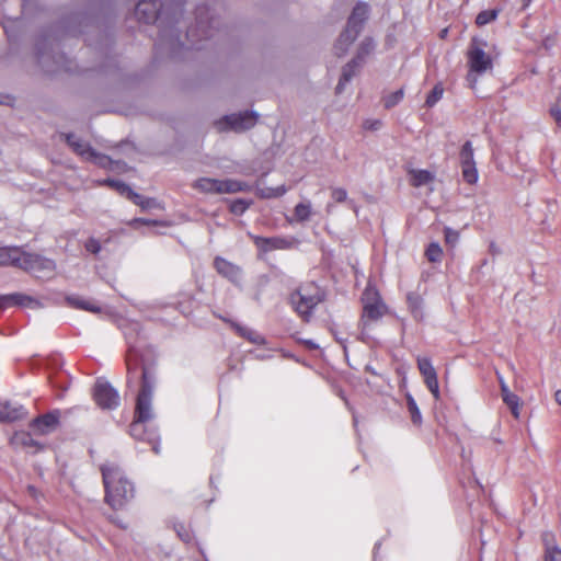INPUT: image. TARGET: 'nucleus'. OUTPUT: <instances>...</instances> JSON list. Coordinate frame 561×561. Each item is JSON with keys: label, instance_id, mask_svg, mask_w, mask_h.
Masks as SVG:
<instances>
[{"label": "nucleus", "instance_id": "f257e3e1", "mask_svg": "<svg viewBox=\"0 0 561 561\" xmlns=\"http://www.w3.org/2000/svg\"><path fill=\"white\" fill-rule=\"evenodd\" d=\"M105 486V501L115 508L124 507L134 497V485L126 479L121 468L115 463L101 467Z\"/></svg>", "mask_w": 561, "mask_h": 561}, {"label": "nucleus", "instance_id": "f03ea898", "mask_svg": "<svg viewBox=\"0 0 561 561\" xmlns=\"http://www.w3.org/2000/svg\"><path fill=\"white\" fill-rule=\"evenodd\" d=\"M486 42L472 38L467 51L468 73L466 80L470 89L476 90L479 77L493 69V59L485 51Z\"/></svg>", "mask_w": 561, "mask_h": 561}, {"label": "nucleus", "instance_id": "7ed1b4c3", "mask_svg": "<svg viewBox=\"0 0 561 561\" xmlns=\"http://www.w3.org/2000/svg\"><path fill=\"white\" fill-rule=\"evenodd\" d=\"M156 386V376L147 367L142 368L141 389L137 396L135 419L149 422L153 419L152 397Z\"/></svg>", "mask_w": 561, "mask_h": 561}, {"label": "nucleus", "instance_id": "20e7f679", "mask_svg": "<svg viewBox=\"0 0 561 561\" xmlns=\"http://www.w3.org/2000/svg\"><path fill=\"white\" fill-rule=\"evenodd\" d=\"M323 300V293L313 283L301 286L291 294L290 301L295 310L306 320L311 316L312 310Z\"/></svg>", "mask_w": 561, "mask_h": 561}, {"label": "nucleus", "instance_id": "39448f33", "mask_svg": "<svg viewBox=\"0 0 561 561\" xmlns=\"http://www.w3.org/2000/svg\"><path fill=\"white\" fill-rule=\"evenodd\" d=\"M65 139L70 148L82 159L91 161L100 167L115 170L118 168V162H114L110 157L96 152L89 142L82 140L73 134H66Z\"/></svg>", "mask_w": 561, "mask_h": 561}, {"label": "nucleus", "instance_id": "423d86ee", "mask_svg": "<svg viewBox=\"0 0 561 561\" xmlns=\"http://www.w3.org/2000/svg\"><path fill=\"white\" fill-rule=\"evenodd\" d=\"M363 316L364 325L368 322L378 321L387 312V306L381 300L379 293L371 286H367L363 293Z\"/></svg>", "mask_w": 561, "mask_h": 561}, {"label": "nucleus", "instance_id": "0eeeda50", "mask_svg": "<svg viewBox=\"0 0 561 561\" xmlns=\"http://www.w3.org/2000/svg\"><path fill=\"white\" fill-rule=\"evenodd\" d=\"M259 115L255 112H242L226 115L215 123L219 131L232 130L241 133L252 128L257 122Z\"/></svg>", "mask_w": 561, "mask_h": 561}, {"label": "nucleus", "instance_id": "6e6552de", "mask_svg": "<svg viewBox=\"0 0 561 561\" xmlns=\"http://www.w3.org/2000/svg\"><path fill=\"white\" fill-rule=\"evenodd\" d=\"M94 400L102 409L114 410L119 405V394L106 380H98L94 386Z\"/></svg>", "mask_w": 561, "mask_h": 561}, {"label": "nucleus", "instance_id": "1a4fd4ad", "mask_svg": "<svg viewBox=\"0 0 561 561\" xmlns=\"http://www.w3.org/2000/svg\"><path fill=\"white\" fill-rule=\"evenodd\" d=\"M24 271L36 274H50L55 270V262L36 253L23 250L21 267Z\"/></svg>", "mask_w": 561, "mask_h": 561}, {"label": "nucleus", "instance_id": "9d476101", "mask_svg": "<svg viewBox=\"0 0 561 561\" xmlns=\"http://www.w3.org/2000/svg\"><path fill=\"white\" fill-rule=\"evenodd\" d=\"M146 421L135 419L130 424V435L136 439L148 440L152 444V449L156 454L159 453V446L157 445V433L154 430H148Z\"/></svg>", "mask_w": 561, "mask_h": 561}, {"label": "nucleus", "instance_id": "9b49d317", "mask_svg": "<svg viewBox=\"0 0 561 561\" xmlns=\"http://www.w3.org/2000/svg\"><path fill=\"white\" fill-rule=\"evenodd\" d=\"M59 422V411L46 413L32 421L31 426L39 434H47L56 428Z\"/></svg>", "mask_w": 561, "mask_h": 561}, {"label": "nucleus", "instance_id": "f8f14e48", "mask_svg": "<svg viewBox=\"0 0 561 561\" xmlns=\"http://www.w3.org/2000/svg\"><path fill=\"white\" fill-rule=\"evenodd\" d=\"M362 64V55L357 54L355 58H353L348 64H346L343 67L340 81L336 85L337 93H341L344 90L345 85L354 78V76L360 68Z\"/></svg>", "mask_w": 561, "mask_h": 561}, {"label": "nucleus", "instance_id": "ddd939ff", "mask_svg": "<svg viewBox=\"0 0 561 561\" xmlns=\"http://www.w3.org/2000/svg\"><path fill=\"white\" fill-rule=\"evenodd\" d=\"M23 249L19 247L0 248V266L21 267Z\"/></svg>", "mask_w": 561, "mask_h": 561}, {"label": "nucleus", "instance_id": "4468645a", "mask_svg": "<svg viewBox=\"0 0 561 561\" xmlns=\"http://www.w3.org/2000/svg\"><path fill=\"white\" fill-rule=\"evenodd\" d=\"M368 14H369V7L365 3H358L354 8V10L347 21V26L350 27V31L354 30L359 33L364 26V23L366 22V20L368 18Z\"/></svg>", "mask_w": 561, "mask_h": 561}, {"label": "nucleus", "instance_id": "2eb2a0df", "mask_svg": "<svg viewBox=\"0 0 561 561\" xmlns=\"http://www.w3.org/2000/svg\"><path fill=\"white\" fill-rule=\"evenodd\" d=\"M136 15L145 23L154 22L158 18V3L157 1H139L136 7Z\"/></svg>", "mask_w": 561, "mask_h": 561}, {"label": "nucleus", "instance_id": "dca6fc26", "mask_svg": "<svg viewBox=\"0 0 561 561\" xmlns=\"http://www.w3.org/2000/svg\"><path fill=\"white\" fill-rule=\"evenodd\" d=\"M26 415V411L23 405L11 404L9 402L0 403V421L1 422H14L23 419Z\"/></svg>", "mask_w": 561, "mask_h": 561}, {"label": "nucleus", "instance_id": "f3484780", "mask_svg": "<svg viewBox=\"0 0 561 561\" xmlns=\"http://www.w3.org/2000/svg\"><path fill=\"white\" fill-rule=\"evenodd\" d=\"M36 300L32 297L24 294H10V295H1L0 296V307L5 308L9 306H22V307H32L36 305Z\"/></svg>", "mask_w": 561, "mask_h": 561}, {"label": "nucleus", "instance_id": "a211bd4d", "mask_svg": "<svg viewBox=\"0 0 561 561\" xmlns=\"http://www.w3.org/2000/svg\"><path fill=\"white\" fill-rule=\"evenodd\" d=\"M314 214L312 203L309 199H305L301 203H298L294 208V214L291 218H288L287 221L289 224L293 222H306L310 220L312 215Z\"/></svg>", "mask_w": 561, "mask_h": 561}, {"label": "nucleus", "instance_id": "6ab92c4d", "mask_svg": "<svg viewBox=\"0 0 561 561\" xmlns=\"http://www.w3.org/2000/svg\"><path fill=\"white\" fill-rule=\"evenodd\" d=\"M215 267L219 274L236 283L240 279V268L222 257H216Z\"/></svg>", "mask_w": 561, "mask_h": 561}, {"label": "nucleus", "instance_id": "aec40b11", "mask_svg": "<svg viewBox=\"0 0 561 561\" xmlns=\"http://www.w3.org/2000/svg\"><path fill=\"white\" fill-rule=\"evenodd\" d=\"M254 243L257 248L263 251H272L277 249H286L289 247V242L279 237L264 238V237H254Z\"/></svg>", "mask_w": 561, "mask_h": 561}, {"label": "nucleus", "instance_id": "412c9836", "mask_svg": "<svg viewBox=\"0 0 561 561\" xmlns=\"http://www.w3.org/2000/svg\"><path fill=\"white\" fill-rule=\"evenodd\" d=\"M542 542L545 545V561H561V549L557 546L553 534L545 533Z\"/></svg>", "mask_w": 561, "mask_h": 561}, {"label": "nucleus", "instance_id": "4be33fe9", "mask_svg": "<svg viewBox=\"0 0 561 561\" xmlns=\"http://www.w3.org/2000/svg\"><path fill=\"white\" fill-rule=\"evenodd\" d=\"M357 36H358V32L354 31V30L350 31V27L346 25V28L340 35V37L337 38V41L334 45L335 54L337 56L344 55L348 50L350 46L353 44V42L356 39Z\"/></svg>", "mask_w": 561, "mask_h": 561}, {"label": "nucleus", "instance_id": "5701e85b", "mask_svg": "<svg viewBox=\"0 0 561 561\" xmlns=\"http://www.w3.org/2000/svg\"><path fill=\"white\" fill-rule=\"evenodd\" d=\"M220 194H232L238 192H249L252 186L243 181L238 180H220Z\"/></svg>", "mask_w": 561, "mask_h": 561}, {"label": "nucleus", "instance_id": "b1692460", "mask_svg": "<svg viewBox=\"0 0 561 561\" xmlns=\"http://www.w3.org/2000/svg\"><path fill=\"white\" fill-rule=\"evenodd\" d=\"M288 191V187L286 185H279L276 187H270V186H261L260 183L255 186V194L263 199H271V198H277L285 195Z\"/></svg>", "mask_w": 561, "mask_h": 561}, {"label": "nucleus", "instance_id": "393cba45", "mask_svg": "<svg viewBox=\"0 0 561 561\" xmlns=\"http://www.w3.org/2000/svg\"><path fill=\"white\" fill-rule=\"evenodd\" d=\"M410 183L414 187L430 184L434 181V174L427 170L412 169L409 171Z\"/></svg>", "mask_w": 561, "mask_h": 561}, {"label": "nucleus", "instance_id": "a878e982", "mask_svg": "<svg viewBox=\"0 0 561 561\" xmlns=\"http://www.w3.org/2000/svg\"><path fill=\"white\" fill-rule=\"evenodd\" d=\"M194 187L203 193L220 194V180L202 178L194 183Z\"/></svg>", "mask_w": 561, "mask_h": 561}, {"label": "nucleus", "instance_id": "bb28decb", "mask_svg": "<svg viewBox=\"0 0 561 561\" xmlns=\"http://www.w3.org/2000/svg\"><path fill=\"white\" fill-rule=\"evenodd\" d=\"M67 301L70 306L77 309H82L93 313H99L101 311V308L94 301L82 297H68Z\"/></svg>", "mask_w": 561, "mask_h": 561}, {"label": "nucleus", "instance_id": "cd10ccee", "mask_svg": "<svg viewBox=\"0 0 561 561\" xmlns=\"http://www.w3.org/2000/svg\"><path fill=\"white\" fill-rule=\"evenodd\" d=\"M232 327L234 328V330L237 331V333L239 335L247 339L251 343L259 344V345L264 344V342H265L264 337L256 331L245 328V327H241L240 324H237V323H232Z\"/></svg>", "mask_w": 561, "mask_h": 561}, {"label": "nucleus", "instance_id": "c85d7f7f", "mask_svg": "<svg viewBox=\"0 0 561 561\" xmlns=\"http://www.w3.org/2000/svg\"><path fill=\"white\" fill-rule=\"evenodd\" d=\"M504 403L510 408L513 416L519 419L520 416V399L512 391L502 397Z\"/></svg>", "mask_w": 561, "mask_h": 561}, {"label": "nucleus", "instance_id": "c756f323", "mask_svg": "<svg viewBox=\"0 0 561 561\" xmlns=\"http://www.w3.org/2000/svg\"><path fill=\"white\" fill-rule=\"evenodd\" d=\"M409 308L411 312L413 313V317L415 319H422L423 318V311H422V305L423 301L420 296L415 294H409L407 297Z\"/></svg>", "mask_w": 561, "mask_h": 561}, {"label": "nucleus", "instance_id": "7c9ffc66", "mask_svg": "<svg viewBox=\"0 0 561 561\" xmlns=\"http://www.w3.org/2000/svg\"><path fill=\"white\" fill-rule=\"evenodd\" d=\"M416 362H417V368H419L424 380L436 373V370L428 357L417 356Z\"/></svg>", "mask_w": 561, "mask_h": 561}, {"label": "nucleus", "instance_id": "2f4dec72", "mask_svg": "<svg viewBox=\"0 0 561 561\" xmlns=\"http://www.w3.org/2000/svg\"><path fill=\"white\" fill-rule=\"evenodd\" d=\"M460 164H476L473 159V147L471 141H466L460 150Z\"/></svg>", "mask_w": 561, "mask_h": 561}, {"label": "nucleus", "instance_id": "473e14b6", "mask_svg": "<svg viewBox=\"0 0 561 561\" xmlns=\"http://www.w3.org/2000/svg\"><path fill=\"white\" fill-rule=\"evenodd\" d=\"M499 13L500 10L497 9L481 11L476 18V23L479 26L486 25L488 23L496 20Z\"/></svg>", "mask_w": 561, "mask_h": 561}, {"label": "nucleus", "instance_id": "72a5a7b5", "mask_svg": "<svg viewBox=\"0 0 561 561\" xmlns=\"http://www.w3.org/2000/svg\"><path fill=\"white\" fill-rule=\"evenodd\" d=\"M462 178L468 184H476L479 179L476 164L461 165Z\"/></svg>", "mask_w": 561, "mask_h": 561}, {"label": "nucleus", "instance_id": "f704fd0d", "mask_svg": "<svg viewBox=\"0 0 561 561\" xmlns=\"http://www.w3.org/2000/svg\"><path fill=\"white\" fill-rule=\"evenodd\" d=\"M252 205V201L238 198L230 203V211L234 215H242L247 211V209Z\"/></svg>", "mask_w": 561, "mask_h": 561}, {"label": "nucleus", "instance_id": "c9c22d12", "mask_svg": "<svg viewBox=\"0 0 561 561\" xmlns=\"http://www.w3.org/2000/svg\"><path fill=\"white\" fill-rule=\"evenodd\" d=\"M407 404H408V410L411 414L412 422L414 424H420L422 422V415H421L420 409H419L415 400L413 399V397L411 394L407 396Z\"/></svg>", "mask_w": 561, "mask_h": 561}, {"label": "nucleus", "instance_id": "e433bc0d", "mask_svg": "<svg viewBox=\"0 0 561 561\" xmlns=\"http://www.w3.org/2000/svg\"><path fill=\"white\" fill-rule=\"evenodd\" d=\"M443 85L440 83L436 84L426 98V106L433 107L443 98Z\"/></svg>", "mask_w": 561, "mask_h": 561}, {"label": "nucleus", "instance_id": "4c0bfd02", "mask_svg": "<svg viewBox=\"0 0 561 561\" xmlns=\"http://www.w3.org/2000/svg\"><path fill=\"white\" fill-rule=\"evenodd\" d=\"M426 257L430 262H439L442 260L443 250L438 243H431L426 249Z\"/></svg>", "mask_w": 561, "mask_h": 561}, {"label": "nucleus", "instance_id": "58836bf2", "mask_svg": "<svg viewBox=\"0 0 561 561\" xmlns=\"http://www.w3.org/2000/svg\"><path fill=\"white\" fill-rule=\"evenodd\" d=\"M403 95H404L403 89H399V90L390 93L383 100L385 107L391 108V107L396 106L398 103H400L402 101Z\"/></svg>", "mask_w": 561, "mask_h": 561}, {"label": "nucleus", "instance_id": "ea45409f", "mask_svg": "<svg viewBox=\"0 0 561 561\" xmlns=\"http://www.w3.org/2000/svg\"><path fill=\"white\" fill-rule=\"evenodd\" d=\"M427 389L430 390V392L433 394V397L438 400L440 394H439V386H438V379H437V373H435L434 375L430 376L428 378H426L424 380Z\"/></svg>", "mask_w": 561, "mask_h": 561}, {"label": "nucleus", "instance_id": "a19ab883", "mask_svg": "<svg viewBox=\"0 0 561 561\" xmlns=\"http://www.w3.org/2000/svg\"><path fill=\"white\" fill-rule=\"evenodd\" d=\"M11 444L16 445V446L18 445L27 446V445L33 444V438L31 437V435L28 433L19 432L12 436Z\"/></svg>", "mask_w": 561, "mask_h": 561}, {"label": "nucleus", "instance_id": "79ce46f5", "mask_svg": "<svg viewBox=\"0 0 561 561\" xmlns=\"http://www.w3.org/2000/svg\"><path fill=\"white\" fill-rule=\"evenodd\" d=\"M104 183L111 186L112 188L116 190L122 195L126 196L127 194L131 193V188L122 181L106 180Z\"/></svg>", "mask_w": 561, "mask_h": 561}, {"label": "nucleus", "instance_id": "37998d69", "mask_svg": "<svg viewBox=\"0 0 561 561\" xmlns=\"http://www.w3.org/2000/svg\"><path fill=\"white\" fill-rule=\"evenodd\" d=\"M375 49V43L370 38H366L359 46L357 54L362 55V61L364 62L365 57Z\"/></svg>", "mask_w": 561, "mask_h": 561}, {"label": "nucleus", "instance_id": "c03bdc74", "mask_svg": "<svg viewBox=\"0 0 561 561\" xmlns=\"http://www.w3.org/2000/svg\"><path fill=\"white\" fill-rule=\"evenodd\" d=\"M445 241L450 247H455L459 241V233L451 228H445Z\"/></svg>", "mask_w": 561, "mask_h": 561}, {"label": "nucleus", "instance_id": "a18cd8bd", "mask_svg": "<svg viewBox=\"0 0 561 561\" xmlns=\"http://www.w3.org/2000/svg\"><path fill=\"white\" fill-rule=\"evenodd\" d=\"M331 196L334 202L336 203H343L347 199V192L345 188L342 187H335L331 191Z\"/></svg>", "mask_w": 561, "mask_h": 561}, {"label": "nucleus", "instance_id": "49530a36", "mask_svg": "<svg viewBox=\"0 0 561 561\" xmlns=\"http://www.w3.org/2000/svg\"><path fill=\"white\" fill-rule=\"evenodd\" d=\"M85 249H87V251H89V252H91L93 254H98L101 251V244H100L98 239L90 238L85 242Z\"/></svg>", "mask_w": 561, "mask_h": 561}, {"label": "nucleus", "instance_id": "de8ad7c7", "mask_svg": "<svg viewBox=\"0 0 561 561\" xmlns=\"http://www.w3.org/2000/svg\"><path fill=\"white\" fill-rule=\"evenodd\" d=\"M129 199H131L135 204L137 205H140L142 207H148L149 203L148 202H144V197L137 193H135L133 190H131V193L130 194H127L126 195Z\"/></svg>", "mask_w": 561, "mask_h": 561}, {"label": "nucleus", "instance_id": "09e8293b", "mask_svg": "<svg viewBox=\"0 0 561 561\" xmlns=\"http://www.w3.org/2000/svg\"><path fill=\"white\" fill-rule=\"evenodd\" d=\"M176 531H178V535L179 537L185 541V542H188L191 540V534L188 530H186L184 528V526H180L179 528H176Z\"/></svg>", "mask_w": 561, "mask_h": 561}, {"label": "nucleus", "instance_id": "8fccbe9b", "mask_svg": "<svg viewBox=\"0 0 561 561\" xmlns=\"http://www.w3.org/2000/svg\"><path fill=\"white\" fill-rule=\"evenodd\" d=\"M364 127L367 129L377 130L381 127V121H379V119H371L370 122L366 121L364 124Z\"/></svg>", "mask_w": 561, "mask_h": 561}, {"label": "nucleus", "instance_id": "3c124183", "mask_svg": "<svg viewBox=\"0 0 561 561\" xmlns=\"http://www.w3.org/2000/svg\"><path fill=\"white\" fill-rule=\"evenodd\" d=\"M497 379H499V383H500V388H501V396H505L506 393L511 392L507 383L505 382L504 378L497 374Z\"/></svg>", "mask_w": 561, "mask_h": 561}, {"label": "nucleus", "instance_id": "603ef678", "mask_svg": "<svg viewBox=\"0 0 561 561\" xmlns=\"http://www.w3.org/2000/svg\"><path fill=\"white\" fill-rule=\"evenodd\" d=\"M550 114H551V116L556 119V122H557L559 125H561V108H559V107H557V106H556V107H552V108L550 110Z\"/></svg>", "mask_w": 561, "mask_h": 561}, {"label": "nucleus", "instance_id": "864d4df0", "mask_svg": "<svg viewBox=\"0 0 561 561\" xmlns=\"http://www.w3.org/2000/svg\"><path fill=\"white\" fill-rule=\"evenodd\" d=\"M126 364H127V371H128V375H130L131 373H135V370H136V364H135V365H133V364H131V355H129V356L127 357Z\"/></svg>", "mask_w": 561, "mask_h": 561}, {"label": "nucleus", "instance_id": "5fc2aeb1", "mask_svg": "<svg viewBox=\"0 0 561 561\" xmlns=\"http://www.w3.org/2000/svg\"><path fill=\"white\" fill-rule=\"evenodd\" d=\"M554 400L558 404L561 405V390H557L554 393Z\"/></svg>", "mask_w": 561, "mask_h": 561}, {"label": "nucleus", "instance_id": "6e6d98bb", "mask_svg": "<svg viewBox=\"0 0 561 561\" xmlns=\"http://www.w3.org/2000/svg\"><path fill=\"white\" fill-rule=\"evenodd\" d=\"M531 1H533V0H520V2H522V9H523V10L527 9V8L530 5Z\"/></svg>", "mask_w": 561, "mask_h": 561}, {"label": "nucleus", "instance_id": "4d7b16f0", "mask_svg": "<svg viewBox=\"0 0 561 561\" xmlns=\"http://www.w3.org/2000/svg\"><path fill=\"white\" fill-rule=\"evenodd\" d=\"M332 207H333V205H332L331 203H329V204L327 205V207H325V211H327L328 214H330V213L332 211Z\"/></svg>", "mask_w": 561, "mask_h": 561}, {"label": "nucleus", "instance_id": "13d9d810", "mask_svg": "<svg viewBox=\"0 0 561 561\" xmlns=\"http://www.w3.org/2000/svg\"><path fill=\"white\" fill-rule=\"evenodd\" d=\"M28 491H30V493H31L33 496H35V494H36V490H35V488H33V486H28Z\"/></svg>", "mask_w": 561, "mask_h": 561}, {"label": "nucleus", "instance_id": "bf43d9fd", "mask_svg": "<svg viewBox=\"0 0 561 561\" xmlns=\"http://www.w3.org/2000/svg\"><path fill=\"white\" fill-rule=\"evenodd\" d=\"M308 344L311 346V347H316V345L311 342H308Z\"/></svg>", "mask_w": 561, "mask_h": 561}]
</instances>
